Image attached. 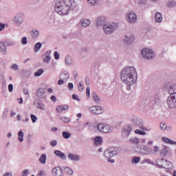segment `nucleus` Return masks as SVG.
Listing matches in <instances>:
<instances>
[{"mask_svg":"<svg viewBox=\"0 0 176 176\" xmlns=\"http://www.w3.org/2000/svg\"><path fill=\"white\" fill-rule=\"evenodd\" d=\"M148 0H137V3L140 8H142V6H145Z\"/></svg>","mask_w":176,"mask_h":176,"instance_id":"nucleus-33","label":"nucleus"},{"mask_svg":"<svg viewBox=\"0 0 176 176\" xmlns=\"http://www.w3.org/2000/svg\"><path fill=\"white\" fill-rule=\"evenodd\" d=\"M85 84L89 86L90 85V78H89L88 77L85 78Z\"/></svg>","mask_w":176,"mask_h":176,"instance_id":"nucleus-61","label":"nucleus"},{"mask_svg":"<svg viewBox=\"0 0 176 176\" xmlns=\"http://www.w3.org/2000/svg\"><path fill=\"white\" fill-rule=\"evenodd\" d=\"M131 122L133 123L134 126L139 127V129H141L143 131H146V127L144 126V121L141 118H139L138 117H133Z\"/></svg>","mask_w":176,"mask_h":176,"instance_id":"nucleus-8","label":"nucleus"},{"mask_svg":"<svg viewBox=\"0 0 176 176\" xmlns=\"http://www.w3.org/2000/svg\"><path fill=\"white\" fill-rule=\"evenodd\" d=\"M38 176H46V173L43 170H41L38 174Z\"/></svg>","mask_w":176,"mask_h":176,"instance_id":"nucleus-58","label":"nucleus"},{"mask_svg":"<svg viewBox=\"0 0 176 176\" xmlns=\"http://www.w3.org/2000/svg\"><path fill=\"white\" fill-rule=\"evenodd\" d=\"M97 129L100 133H112V128L107 124L100 123L98 124Z\"/></svg>","mask_w":176,"mask_h":176,"instance_id":"nucleus-10","label":"nucleus"},{"mask_svg":"<svg viewBox=\"0 0 176 176\" xmlns=\"http://www.w3.org/2000/svg\"><path fill=\"white\" fill-rule=\"evenodd\" d=\"M158 168H173V163L168 160H166L163 158L157 159L156 166Z\"/></svg>","mask_w":176,"mask_h":176,"instance_id":"nucleus-5","label":"nucleus"},{"mask_svg":"<svg viewBox=\"0 0 176 176\" xmlns=\"http://www.w3.org/2000/svg\"><path fill=\"white\" fill-rule=\"evenodd\" d=\"M124 42L125 43H126V45H130V43L133 42V38L126 36V38L124 39Z\"/></svg>","mask_w":176,"mask_h":176,"instance_id":"nucleus-46","label":"nucleus"},{"mask_svg":"<svg viewBox=\"0 0 176 176\" xmlns=\"http://www.w3.org/2000/svg\"><path fill=\"white\" fill-rule=\"evenodd\" d=\"M21 44H22V45H27V43H28V40H27V37H25V36L23 37V38H21Z\"/></svg>","mask_w":176,"mask_h":176,"instance_id":"nucleus-52","label":"nucleus"},{"mask_svg":"<svg viewBox=\"0 0 176 176\" xmlns=\"http://www.w3.org/2000/svg\"><path fill=\"white\" fill-rule=\"evenodd\" d=\"M65 63L67 65H71V64H72V59L71 58V56H67L65 57Z\"/></svg>","mask_w":176,"mask_h":176,"instance_id":"nucleus-42","label":"nucleus"},{"mask_svg":"<svg viewBox=\"0 0 176 176\" xmlns=\"http://www.w3.org/2000/svg\"><path fill=\"white\" fill-rule=\"evenodd\" d=\"M41 47H42V43L41 42L36 43L34 45V53H38V52L41 50Z\"/></svg>","mask_w":176,"mask_h":176,"instance_id":"nucleus-31","label":"nucleus"},{"mask_svg":"<svg viewBox=\"0 0 176 176\" xmlns=\"http://www.w3.org/2000/svg\"><path fill=\"white\" fill-rule=\"evenodd\" d=\"M92 97H93L94 101H95L97 104L100 102V96H98L96 92H93Z\"/></svg>","mask_w":176,"mask_h":176,"instance_id":"nucleus-35","label":"nucleus"},{"mask_svg":"<svg viewBox=\"0 0 176 176\" xmlns=\"http://www.w3.org/2000/svg\"><path fill=\"white\" fill-rule=\"evenodd\" d=\"M60 120H62L63 123H69V122H71V119L65 116L60 117Z\"/></svg>","mask_w":176,"mask_h":176,"instance_id":"nucleus-38","label":"nucleus"},{"mask_svg":"<svg viewBox=\"0 0 176 176\" xmlns=\"http://www.w3.org/2000/svg\"><path fill=\"white\" fill-rule=\"evenodd\" d=\"M54 153L57 156V157H60L61 160H67V155H65L64 153L61 152V151L55 150Z\"/></svg>","mask_w":176,"mask_h":176,"instance_id":"nucleus-17","label":"nucleus"},{"mask_svg":"<svg viewBox=\"0 0 176 176\" xmlns=\"http://www.w3.org/2000/svg\"><path fill=\"white\" fill-rule=\"evenodd\" d=\"M131 131H133V126L130 124H125L122 129V138H128Z\"/></svg>","mask_w":176,"mask_h":176,"instance_id":"nucleus-9","label":"nucleus"},{"mask_svg":"<svg viewBox=\"0 0 176 176\" xmlns=\"http://www.w3.org/2000/svg\"><path fill=\"white\" fill-rule=\"evenodd\" d=\"M30 119L32 120V123H36V120H38V117L34 114L30 115Z\"/></svg>","mask_w":176,"mask_h":176,"instance_id":"nucleus-47","label":"nucleus"},{"mask_svg":"<svg viewBox=\"0 0 176 176\" xmlns=\"http://www.w3.org/2000/svg\"><path fill=\"white\" fill-rule=\"evenodd\" d=\"M120 153V149L118 147H110L104 151V156L106 159H111Z\"/></svg>","mask_w":176,"mask_h":176,"instance_id":"nucleus-4","label":"nucleus"},{"mask_svg":"<svg viewBox=\"0 0 176 176\" xmlns=\"http://www.w3.org/2000/svg\"><path fill=\"white\" fill-rule=\"evenodd\" d=\"M162 140L163 142H164L165 144H169V145H176V142L171 140L170 139L166 137H163Z\"/></svg>","mask_w":176,"mask_h":176,"instance_id":"nucleus-26","label":"nucleus"},{"mask_svg":"<svg viewBox=\"0 0 176 176\" xmlns=\"http://www.w3.org/2000/svg\"><path fill=\"white\" fill-rule=\"evenodd\" d=\"M104 23H105V17H104V16L98 17L97 21H96L97 27H101V25L102 24H104Z\"/></svg>","mask_w":176,"mask_h":176,"instance_id":"nucleus-24","label":"nucleus"},{"mask_svg":"<svg viewBox=\"0 0 176 176\" xmlns=\"http://www.w3.org/2000/svg\"><path fill=\"white\" fill-rule=\"evenodd\" d=\"M36 96L38 98H46V91H45V89L39 88L36 91Z\"/></svg>","mask_w":176,"mask_h":176,"instance_id":"nucleus-16","label":"nucleus"},{"mask_svg":"<svg viewBox=\"0 0 176 176\" xmlns=\"http://www.w3.org/2000/svg\"><path fill=\"white\" fill-rule=\"evenodd\" d=\"M72 8V0H57L54 10L60 16H67Z\"/></svg>","mask_w":176,"mask_h":176,"instance_id":"nucleus-2","label":"nucleus"},{"mask_svg":"<svg viewBox=\"0 0 176 176\" xmlns=\"http://www.w3.org/2000/svg\"><path fill=\"white\" fill-rule=\"evenodd\" d=\"M11 69H14V71H19V66L17 64H12L11 66Z\"/></svg>","mask_w":176,"mask_h":176,"instance_id":"nucleus-54","label":"nucleus"},{"mask_svg":"<svg viewBox=\"0 0 176 176\" xmlns=\"http://www.w3.org/2000/svg\"><path fill=\"white\" fill-rule=\"evenodd\" d=\"M5 30V24L0 23V31H3Z\"/></svg>","mask_w":176,"mask_h":176,"instance_id":"nucleus-63","label":"nucleus"},{"mask_svg":"<svg viewBox=\"0 0 176 176\" xmlns=\"http://www.w3.org/2000/svg\"><path fill=\"white\" fill-rule=\"evenodd\" d=\"M62 135L63 138H65V140H68V138H70L71 137V133L68 131H63L62 133Z\"/></svg>","mask_w":176,"mask_h":176,"instance_id":"nucleus-37","label":"nucleus"},{"mask_svg":"<svg viewBox=\"0 0 176 176\" xmlns=\"http://www.w3.org/2000/svg\"><path fill=\"white\" fill-rule=\"evenodd\" d=\"M78 87L79 91H83V90H85V87L83 86V81H80Z\"/></svg>","mask_w":176,"mask_h":176,"instance_id":"nucleus-45","label":"nucleus"},{"mask_svg":"<svg viewBox=\"0 0 176 176\" xmlns=\"http://www.w3.org/2000/svg\"><path fill=\"white\" fill-rule=\"evenodd\" d=\"M18 136V140L19 142H23V141H24V133L23 131L21 130L19 131Z\"/></svg>","mask_w":176,"mask_h":176,"instance_id":"nucleus-32","label":"nucleus"},{"mask_svg":"<svg viewBox=\"0 0 176 176\" xmlns=\"http://www.w3.org/2000/svg\"><path fill=\"white\" fill-rule=\"evenodd\" d=\"M82 27H89L91 24V21L87 19H83L80 21Z\"/></svg>","mask_w":176,"mask_h":176,"instance_id":"nucleus-27","label":"nucleus"},{"mask_svg":"<svg viewBox=\"0 0 176 176\" xmlns=\"http://www.w3.org/2000/svg\"><path fill=\"white\" fill-rule=\"evenodd\" d=\"M60 79L64 80L65 82H67L69 79V73L67 72H63L60 74Z\"/></svg>","mask_w":176,"mask_h":176,"instance_id":"nucleus-28","label":"nucleus"},{"mask_svg":"<svg viewBox=\"0 0 176 176\" xmlns=\"http://www.w3.org/2000/svg\"><path fill=\"white\" fill-rule=\"evenodd\" d=\"M89 111L92 115H101L104 113V108L101 106H92L89 107Z\"/></svg>","mask_w":176,"mask_h":176,"instance_id":"nucleus-12","label":"nucleus"},{"mask_svg":"<svg viewBox=\"0 0 176 176\" xmlns=\"http://www.w3.org/2000/svg\"><path fill=\"white\" fill-rule=\"evenodd\" d=\"M68 109H69V106L67 104L58 105L56 107V111L58 113H61L63 111H68Z\"/></svg>","mask_w":176,"mask_h":176,"instance_id":"nucleus-19","label":"nucleus"},{"mask_svg":"<svg viewBox=\"0 0 176 176\" xmlns=\"http://www.w3.org/2000/svg\"><path fill=\"white\" fill-rule=\"evenodd\" d=\"M39 162L41 164H46V154H42L39 158Z\"/></svg>","mask_w":176,"mask_h":176,"instance_id":"nucleus-34","label":"nucleus"},{"mask_svg":"<svg viewBox=\"0 0 176 176\" xmlns=\"http://www.w3.org/2000/svg\"><path fill=\"white\" fill-rule=\"evenodd\" d=\"M86 94L87 97H90V87H87L86 89Z\"/></svg>","mask_w":176,"mask_h":176,"instance_id":"nucleus-59","label":"nucleus"},{"mask_svg":"<svg viewBox=\"0 0 176 176\" xmlns=\"http://www.w3.org/2000/svg\"><path fill=\"white\" fill-rule=\"evenodd\" d=\"M54 56L55 60H58V58H60V54H58L57 51L54 52Z\"/></svg>","mask_w":176,"mask_h":176,"instance_id":"nucleus-56","label":"nucleus"},{"mask_svg":"<svg viewBox=\"0 0 176 176\" xmlns=\"http://www.w3.org/2000/svg\"><path fill=\"white\" fill-rule=\"evenodd\" d=\"M142 56L144 58L149 60L151 58H153L155 57V54H153V51L149 49H143L142 50Z\"/></svg>","mask_w":176,"mask_h":176,"instance_id":"nucleus-13","label":"nucleus"},{"mask_svg":"<svg viewBox=\"0 0 176 176\" xmlns=\"http://www.w3.org/2000/svg\"><path fill=\"white\" fill-rule=\"evenodd\" d=\"M9 113V109L6 108L2 113V119H6L8 118V115Z\"/></svg>","mask_w":176,"mask_h":176,"instance_id":"nucleus-39","label":"nucleus"},{"mask_svg":"<svg viewBox=\"0 0 176 176\" xmlns=\"http://www.w3.org/2000/svg\"><path fill=\"white\" fill-rule=\"evenodd\" d=\"M121 80L126 85V90L131 91V86L137 82V71L134 67H125L120 74Z\"/></svg>","mask_w":176,"mask_h":176,"instance_id":"nucleus-1","label":"nucleus"},{"mask_svg":"<svg viewBox=\"0 0 176 176\" xmlns=\"http://www.w3.org/2000/svg\"><path fill=\"white\" fill-rule=\"evenodd\" d=\"M6 45L7 46H13V45H14V41H7Z\"/></svg>","mask_w":176,"mask_h":176,"instance_id":"nucleus-62","label":"nucleus"},{"mask_svg":"<svg viewBox=\"0 0 176 176\" xmlns=\"http://www.w3.org/2000/svg\"><path fill=\"white\" fill-rule=\"evenodd\" d=\"M50 54H52V51H47L45 52V58L43 59V61L44 63H46V64H49L50 63V60H52V57L50 56Z\"/></svg>","mask_w":176,"mask_h":176,"instance_id":"nucleus-20","label":"nucleus"},{"mask_svg":"<svg viewBox=\"0 0 176 176\" xmlns=\"http://www.w3.org/2000/svg\"><path fill=\"white\" fill-rule=\"evenodd\" d=\"M44 72L45 70L43 69H39L34 73V76H41Z\"/></svg>","mask_w":176,"mask_h":176,"instance_id":"nucleus-41","label":"nucleus"},{"mask_svg":"<svg viewBox=\"0 0 176 176\" xmlns=\"http://www.w3.org/2000/svg\"><path fill=\"white\" fill-rule=\"evenodd\" d=\"M161 130H166L167 129V124L162 122L160 124Z\"/></svg>","mask_w":176,"mask_h":176,"instance_id":"nucleus-50","label":"nucleus"},{"mask_svg":"<svg viewBox=\"0 0 176 176\" xmlns=\"http://www.w3.org/2000/svg\"><path fill=\"white\" fill-rule=\"evenodd\" d=\"M34 105L38 108V109H41L42 111H45V105L41 102H38V100H35L34 102Z\"/></svg>","mask_w":176,"mask_h":176,"instance_id":"nucleus-30","label":"nucleus"},{"mask_svg":"<svg viewBox=\"0 0 176 176\" xmlns=\"http://www.w3.org/2000/svg\"><path fill=\"white\" fill-rule=\"evenodd\" d=\"M72 98H73V100H76L77 101H79V100H80L79 98L77 96V95L75 94H74L72 95Z\"/></svg>","mask_w":176,"mask_h":176,"instance_id":"nucleus-64","label":"nucleus"},{"mask_svg":"<svg viewBox=\"0 0 176 176\" xmlns=\"http://www.w3.org/2000/svg\"><path fill=\"white\" fill-rule=\"evenodd\" d=\"M140 160H141V157H135L132 160V163L133 164H137L140 163Z\"/></svg>","mask_w":176,"mask_h":176,"instance_id":"nucleus-44","label":"nucleus"},{"mask_svg":"<svg viewBox=\"0 0 176 176\" xmlns=\"http://www.w3.org/2000/svg\"><path fill=\"white\" fill-rule=\"evenodd\" d=\"M32 36L33 38H36L37 36H39V31L36 30H32Z\"/></svg>","mask_w":176,"mask_h":176,"instance_id":"nucleus-49","label":"nucleus"},{"mask_svg":"<svg viewBox=\"0 0 176 176\" xmlns=\"http://www.w3.org/2000/svg\"><path fill=\"white\" fill-rule=\"evenodd\" d=\"M62 170L65 174H68L69 175H72L74 174V170L71 169V168L68 166H63Z\"/></svg>","mask_w":176,"mask_h":176,"instance_id":"nucleus-29","label":"nucleus"},{"mask_svg":"<svg viewBox=\"0 0 176 176\" xmlns=\"http://www.w3.org/2000/svg\"><path fill=\"white\" fill-rule=\"evenodd\" d=\"M135 152H140L142 155H151L152 153V148L147 146H138L135 148Z\"/></svg>","mask_w":176,"mask_h":176,"instance_id":"nucleus-11","label":"nucleus"},{"mask_svg":"<svg viewBox=\"0 0 176 176\" xmlns=\"http://www.w3.org/2000/svg\"><path fill=\"white\" fill-rule=\"evenodd\" d=\"M155 20L156 23H162V21L163 20L162 13L159 12H155Z\"/></svg>","mask_w":176,"mask_h":176,"instance_id":"nucleus-25","label":"nucleus"},{"mask_svg":"<svg viewBox=\"0 0 176 176\" xmlns=\"http://www.w3.org/2000/svg\"><path fill=\"white\" fill-rule=\"evenodd\" d=\"M0 53L3 56L7 53L6 45H5V43L3 42H0Z\"/></svg>","mask_w":176,"mask_h":176,"instance_id":"nucleus-23","label":"nucleus"},{"mask_svg":"<svg viewBox=\"0 0 176 176\" xmlns=\"http://www.w3.org/2000/svg\"><path fill=\"white\" fill-rule=\"evenodd\" d=\"M144 162L147 163L148 164H152V166H156V164H155V162H153V161H151L149 159H144Z\"/></svg>","mask_w":176,"mask_h":176,"instance_id":"nucleus-48","label":"nucleus"},{"mask_svg":"<svg viewBox=\"0 0 176 176\" xmlns=\"http://www.w3.org/2000/svg\"><path fill=\"white\" fill-rule=\"evenodd\" d=\"M29 170L28 169H25L21 172V176H27L28 175Z\"/></svg>","mask_w":176,"mask_h":176,"instance_id":"nucleus-55","label":"nucleus"},{"mask_svg":"<svg viewBox=\"0 0 176 176\" xmlns=\"http://www.w3.org/2000/svg\"><path fill=\"white\" fill-rule=\"evenodd\" d=\"M88 2H89L90 5L91 6H96V4L97 2H98V0H87Z\"/></svg>","mask_w":176,"mask_h":176,"instance_id":"nucleus-51","label":"nucleus"},{"mask_svg":"<svg viewBox=\"0 0 176 176\" xmlns=\"http://www.w3.org/2000/svg\"><path fill=\"white\" fill-rule=\"evenodd\" d=\"M8 90L10 93H12V91H13V84L8 85Z\"/></svg>","mask_w":176,"mask_h":176,"instance_id":"nucleus-60","label":"nucleus"},{"mask_svg":"<svg viewBox=\"0 0 176 176\" xmlns=\"http://www.w3.org/2000/svg\"><path fill=\"white\" fill-rule=\"evenodd\" d=\"M50 145L51 146H57V140H54L50 142Z\"/></svg>","mask_w":176,"mask_h":176,"instance_id":"nucleus-57","label":"nucleus"},{"mask_svg":"<svg viewBox=\"0 0 176 176\" xmlns=\"http://www.w3.org/2000/svg\"><path fill=\"white\" fill-rule=\"evenodd\" d=\"M94 144L96 146H100V145H102V137L96 136L94 139Z\"/></svg>","mask_w":176,"mask_h":176,"instance_id":"nucleus-22","label":"nucleus"},{"mask_svg":"<svg viewBox=\"0 0 176 176\" xmlns=\"http://www.w3.org/2000/svg\"><path fill=\"white\" fill-rule=\"evenodd\" d=\"M67 157L72 162H79L80 160V157L76 154L69 153Z\"/></svg>","mask_w":176,"mask_h":176,"instance_id":"nucleus-18","label":"nucleus"},{"mask_svg":"<svg viewBox=\"0 0 176 176\" xmlns=\"http://www.w3.org/2000/svg\"><path fill=\"white\" fill-rule=\"evenodd\" d=\"M167 6H168V8H174L176 6V2L171 0L169 1L167 3H166Z\"/></svg>","mask_w":176,"mask_h":176,"instance_id":"nucleus-43","label":"nucleus"},{"mask_svg":"<svg viewBox=\"0 0 176 176\" xmlns=\"http://www.w3.org/2000/svg\"><path fill=\"white\" fill-rule=\"evenodd\" d=\"M129 142L133 145L134 146H136V148H138V144H140V139H138V138H131L129 140Z\"/></svg>","mask_w":176,"mask_h":176,"instance_id":"nucleus-21","label":"nucleus"},{"mask_svg":"<svg viewBox=\"0 0 176 176\" xmlns=\"http://www.w3.org/2000/svg\"><path fill=\"white\" fill-rule=\"evenodd\" d=\"M24 21V14L19 12L16 14L14 19V23L16 25H21Z\"/></svg>","mask_w":176,"mask_h":176,"instance_id":"nucleus-14","label":"nucleus"},{"mask_svg":"<svg viewBox=\"0 0 176 176\" xmlns=\"http://www.w3.org/2000/svg\"><path fill=\"white\" fill-rule=\"evenodd\" d=\"M168 154V148L164 146L163 149L161 151V155L162 156H167Z\"/></svg>","mask_w":176,"mask_h":176,"instance_id":"nucleus-36","label":"nucleus"},{"mask_svg":"<svg viewBox=\"0 0 176 176\" xmlns=\"http://www.w3.org/2000/svg\"><path fill=\"white\" fill-rule=\"evenodd\" d=\"M126 20L129 24H134L138 20V16L133 11H129L126 14Z\"/></svg>","mask_w":176,"mask_h":176,"instance_id":"nucleus-7","label":"nucleus"},{"mask_svg":"<svg viewBox=\"0 0 176 176\" xmlns=\"http://www.w3.org/2000/svg\"><path fill=\"white\" fill-rule=\"evenodd\" d=\"M135 134H138L139 135H146V132L141 130V129H136L135 131Z\"/></svg>","mask_w":176,"mask_h":176,"instance_id":"nucleus-40","label":"nucleus"},{"mask_svg":"<svg viewBox=\"0 0 176 176\" xmlns=\"http://www.w3.org/2000/svg\"><path fill=\"white\" fill-rule=\"evenodd\" d=\"M52 174L54 176H64L63 168L59 166H56L52 169Z\"/></svg>","mask_w":176,"mask_h":176,"instance_id":"nucleus-15","label":"nucleus"},{"mask_svg":"<svg viewBox=\"0 0 176 176\" xmlns=\"http://www.w3.org/2000/svg\"><path fill=\"white\" fill-rule=\"evenodd\" d=\"M164 88L170 94L166 101L168 108L174 109L176 108V85L173 82H167L164 84Z\"/></svg>","mask_w":176,"mask_h":176,"instance_id":"nucleus-3","label":"nucleus"},{"mask_svg":"<svg viewBox=\"0 0 176 176\" xmlns=\"http://www.w3.org/2000/svg\"><path fill=\"white\" fill-rule=\"evenodd\" d=\"M102 30L105 34L110 35V34L114 32L116 30H118V24L115 23H106L103 25Z\"/></svg>","mask_w":176,"mask_h":176,"instance_id":"nucleus-6","label":"nucleus"},{"mask_svg":"<svg viewBox=\"0 0 176 176\" xmlns=\"http://www.w3.org/2000/svg\"><path fill=\"white\" fill-rule=\"evenodd\" d=\"M67 87H68V89H69V90L70 91H72V90H74V83H72V82H69V83L67 84Z\"/></svg>","mask_w":176,"mask_h":176,"instance_id":"nucleus-53","label":"nucleus"}]
</instances>
